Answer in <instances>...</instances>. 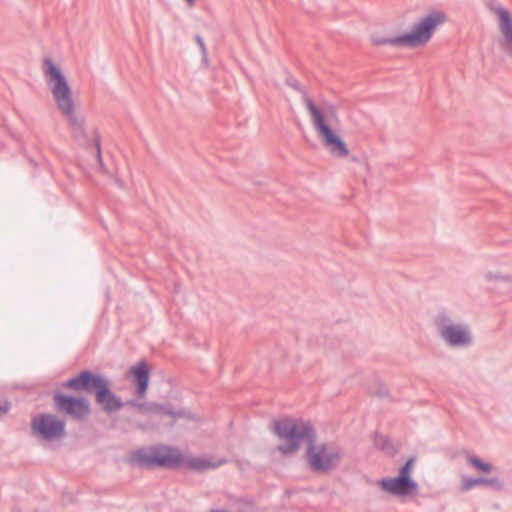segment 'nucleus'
Masks as SVG:
<instances>
[{"instance_id":"1","label":"nucleus","mask_w":512,"mask_h":512,"mask_svg":"<svg viewBox=\"0 0 512 512\" xmlns=\"http://www.w3.org/2000/svg\"><path fill=\"white\" fill-rule=\"evenodd\" d=\"M274 428L281 440L277 449L283 455H292L303 443H307V462L313 471L328 472L339 465L342 458L341 448L334 443L315 442L314 430L310 423L285 418L276 421Z\"/></svg>"},{"instance_id":"2","label":"nucleus","mask_w":512,"mask_h":512,"mask_svg":"<svg viewBox=\"0 0 512 512\" xmlns=\"http://www.w3.org/2000/svg\"><path fill=\"white\" fill-rule=\"evenodd\" d=\"M42 73L54 104L67 122L73 137L77 140L83 139L85 137V118L79 111V102L74 96L67 77L49 57L43 59Z\"/></svg>"},{"instance_id":"3","label":"nucleus","mask_w":512,"mask_h":512,"mask_svg":"<svg viewBox=\"0 0 512 512\" xmlns=\"http://www.w3.org/2000/svg\"><path fill=\"white\" fill-rule=\"evenodd\" d=\"M312 126L323 147L335 158H345L349 148L339 134V117L337 108L328 102L315 103L310 98L305 99Z\"/></svg>"},{"instance_id":"4","label":"nucleus","mask_w":512,"mask_h":512,"mask_svg":"<svg viewBox=\"0 0 512 512\" xmlns=\"http://www.w3.org/2000/svg\"><path fill=\"white\" fill-rule=\"evenodd\" d=\"M446 21V15L442 11H432L416 22L410 32L396 37H384L372 35L371 42L374 45H390L395 47L416 48L424 46L432 38L436 29Z\"/></svg>"},{"instance_id":"5","label":"nucleus","mask_w":512,"mask_h":512,"mask_svg":"<svg viewBox=\"0 0 512 512\" xmlns=\"http://www.w3.org/2000/svg\"><path fill=\"white\" fill-rule=\"evenodd\" d=\"M64 386L74 390L84 389L94 392L96 402L107 414L117 412L124 406L122 399L111 391L109 380L102 375L84 371L77 377L68 380Z\"/></svg>"},{"instance_id":"6","label":"nucleus","mask_w":512,"mask_h":512,"mask_svg":"<svg viewBox=\"0 0 512 512\" xmlns=\"http://www.w3.org/2000/svg\"><path fill=\"white\" fill-rule=\"evenodd\" d=\"M442 342L452 349H467L474 345L475 338L471 326L454 318L447 312L438 313L434 320Z\"/></svg>"},{"instance_id":"7","label":"nucleus","mask_w":512,"mask_h":512,"mask_svg":"<svg viewBox=\"0 0 512 512\" xmlns=\"http://www.w3.org/2000/svg\"><path fill=\"white\" fill-rule=\"evenodd\" d=\"M415 460L409 458L399 469L396 477L382 478L377 482L380 490L398 499H407L417 495L418 483L412 478Z\"/></svg>"},{"instance_id":"8","label":"nucleus","mask_w":512,"mask_h":512,"mask_svg":"<svg viewBox=\"0 0 512 512\" xmlns=\"http://www.w3.org/2000/svg\"><path fill=\"white\" fill-rule=\"evenodd\" d=\"M31 431L41 441H56L65 436V422L53 414H39L31 420Z\"/></svg>"},{"instance_id":"9","label":"nucleus","mask_w":512,"mask_h":512,"mask_svg":"<svg viewBox=\"0 0 512 512\" xmlns=\"http://www.w3.org/2000/svg\"><path fill=\"white\" fill-rule=\"evenodd\" d=\"M490 11L495 16L502 47L512 59V13L497 2L490 4Z\"/></svg>"},{"instance_id":"10","label":"nucleus","mask_w":512,"mask_h":512,"mask_svg":"<svg viewBox=\"0 0 512 512\" xmlns=\"http://www.w3.org/2000/svg\"><path fill=\"white\" fill-rule=\"evenodd\" d=\"M57 408L75 419H82L89 414L90 406L84 398H74L62 394L55 395Z\"/></svg>"},{"instance_id":"11","label":"nucleus","mask_w":512,"mask_h":512,"mask_svg":"<svg viewBox=\"0 0 512 512\" xmlns=\"http://www.w3.org/2000/svg\"><path fill=\"white\" fill-rule=\"evenodd\" d=\"M128 374L136 386L137 396L143 398L146 395L150 379L149 365L144 360L139 361L129 369Z\"/></svg>"},{"instance_id":"12","label":"nucleus","mask_w":512,"mask_h":512,"mask_svg":"<svg viewBox=\"0 0 512 512\" xmlns=\"http://www.w3.org/2000/svg\"><path fill=\"white\" fill-rule=\"evenodd\" d=\"M182 454L176 448L169 446L154 447L155 467H180Z\"/></svg>"},{"instance_id":"13","label":"nucleus","mask_w":512,"mask_h":512,"mask_svg":"<svg viewBox=\"0 0 512 512\" xmlns=\"http://www.w3.org/2000/svg\"><path fill=\"white\" fill-rule=\"evenodd\" d=\"M225 463L224 459L214 460L211 457L182 455L180 467H185L191 470L203 472L206 470L215 469Z\"/></svg>"},{"instance_id":"14","label":"nucleus","mask_w":512,"mask_h":512,"mask_svg":"<svg viewBox=\"0 0 512 512\" xmlns=\"http://www.w3.org/2000/svg\"><path fill=\"white\" fill-rule=\"evenodd\" d=\"M140 413L155 414L160 416H169L171 418L190 417V413L185 410H173L169 405H160L154 402H143Z\"/></svg>"},{"instance_id":"15","label":"nucleus","mask_w":512,"mask_h":512,"mask_svg":"<svg viewBox=\"0 0 512 512\" xmlns=\"http://www.w3.org/2000/svg\"><path fill=\"white\" fill-rule=\"evenodd\" d=\"M130 462L140 467H155L154 447L142 448L132 452Z\"/></svg>"},{"instance_id":"16","label":"nucleus","mask_w":512,"mask_h":512,"mask_svg":"<svg viewBox=\"0 0 512 512\" xmlns=\"http://www.w3.org/2000/svg\"><path fill=\"white\" fill-rule=\"evenodd\" d=\"M483 277L487 282L502 284L505 291H509L512 289V278L508 274L488 271L484 273Z\"/></svg>"},{"instance_id":"17","label":"nucleus","mask_w":512,"mask_h":512,"mask_svg":"<svg viewBox=\"0 0 512 512\" xmlns=\"http://www.w3.org/2000/svg\"><path fill=\"white\" fill-rule=\"evenodd\" d=\"M466 460L467 463L478 472L487 474L494 470V466L491 463L483 461L476 455H468Z\"/></svg>"},{"instance_id":"18","label":"nucleus","mask_w":512,"mask_h":512,"mask_svg":"<svg viewBox=\"0 0 512 512\" xmlns=\"http://www.w3.org/2000/svg\"><path fill=\"white\" fill-rule=\"evenodd\" d=\"M483 484H484V477L474 478V477H469V476H462L460 490L462 492H467L477 486H483Z\"/></svg>"},{"instance_id":"19","label":"nucleus","mask_w":512,"mask_h":512,"mask_svg":"<svg viewBox=\"0 0 512 512\" xmlns=\"http://www.w3.org/2000/svg\"><path fill=\"white\" fill-rule=\"evenodd\" d=\"M483 486H489L497 491L504 489V482L498 477L484 478Z\"/></svg>"},{"instance_id":"20","label":"nucleus","mask_w":512,"mask_h":512,"mask_svg":"<svg viewBox=\"0 0 512 512\" xmlns=\"http://www.w3.org/2000/svg\"><path fill=\"white\" fill-rule=\"evenodd\" d=\"M196 42L199 45V48L201 50L203 62L205 64H207V62H208V55H207V49H206L204 41H203V39L200 36H196Z\"/></svg>"},{"instance_id":"21","label":"nucleus","mask_w":512,"mask_h":512,"mask_svg":"<svg viewBox=\"0 0 512 512\" xmlns=\"http://www.w3.org/2000/svg\"><path fill=\"white\" fill-rule=\"evenodd\" d=\"M143 402L144 401H142L141 398L139 397V399H130V400L124 402V405H127V406H130L132 408H135V409H137L140 412V410L142 408V405H143Z\"/></svg>"},{"instance_id":"22","label":"nucleus","mask_w":512,"mask_h":512,"mask_svg":"<svg viewBox=\"0 0 512 512\" xmlns=\"http://www.w3.org/2000/svg\"><path fill=\"white\" fill-rule=\"evenodd\" d=\"M95 149H96L97 160H98L99 164L102 165L101 154H100V144L98 142L95 143Z\"/></svg>"},{"instance_id":"23","label":"nucleus","mask_w":512,"mask_h":512,"mask_svg":"<svg viewBox=\"0 0 512 512\" xmlns=\"http://www.w3.org/2000/svg\"><path fill=\"white\" fill-rule=\"evenodd\" d=\"M9 410V405L6 402L0 401V412L6 413Z\"/></svg>"},{"instance_id":"24","label":"nucleus","mask_w":512,"mask_h":512,"mask_svg":"<svg viewBox=\"0 0 512 512\" xmlns=\"http://www.w3.org/2000/svg\"><path fill=\"white\" fill-rule=\"evenodd\" d=\"M186 3L189 5V6H193L194 3H195V0H185Z\"/></svg>"}]
</instances>
